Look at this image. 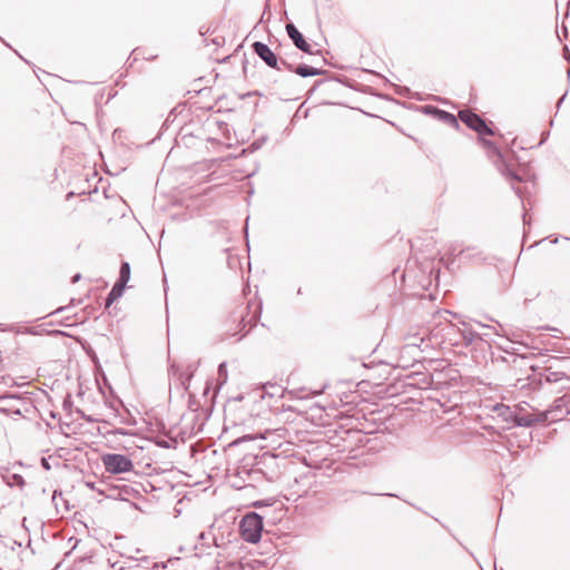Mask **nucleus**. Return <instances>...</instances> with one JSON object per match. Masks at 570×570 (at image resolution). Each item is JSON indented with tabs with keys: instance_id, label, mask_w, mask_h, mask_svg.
I'll use <instances>...</instances> for the list:
<instances>
[{
	"instance_id": "obj_1",
	"label": "nucleus",
	"mask_w": 570,
	"mask_h": 570,
	"mask_svg": "<svg viewBox=\"0 0 570 570\" xmlns=\"http://www.w3.org/2000/svg\"><path fill=\"white\" fill-rule=\"evenodd\" d=\"M239 531L245 541L258 542L263 531V519L256 512L247 513L239 523Z\"/></svg>"
},
{
	"instance_id": "obj_2",
	"label": "nucleus",
	"mask_w": 570,
	"mask_h": 570,
	"mask_svg": "<svg viewBox=\"0 0 570 570\" xmlns=\"http://www.w3.org/2000/svg\"><path fill=\"white\" fill-rule=\"evenodd\" d=\"M101 462L106 472L110 474H121L134 470L132 461L124 454L106 453L101 456Z\"/></svg>"
},
{
	"instance_id": "obj_3",
	"label": "nucleus",
	"mask_w": 570,
	"mask_h": 570,
	"mask_svg": "<svg viewBox=\"0 0 570 570\" xmlns=\"http://www.w3.org/2000/svg\"><path fill=\"white\" fill-rule=\"evenodd\" d=\"M459 118L462 122H464L469 128L476 131L479 135H488L493 136L494 131L485 124V121L476 114L471 110H461L459 112Z\"/></svg>"
},
{
	"instance_id": "obj_4",
	"label": "nucleus",
	"mask_w": 570,
	"mask_h": 570,
	"mask_svg": "<svg viewBox=\"0 0 570 570\" xmlns=\"http://www.w3.org/2000/svg\"><path fill=\"white\" fill-rule=\"evenodd\" d=\"M547 422H558L567 414H570V393L554 400L553 404L546 411Z\"/></svg>"
},
{
	"instance_id": "obj_5",
	"label": "nucleus",
	"mask_w": 570,
	"mask_h": 570,
	"mask_svg": "<svg viewBox=\"0 0 570 570\" xmlns=\"http://www.w3.org/2000/svg\"><path fill=\"white\" fill-rule=\"evenodd\" d=\"M254 52L271 68L281 70L276 55L269 47L263 42L256 41L253 43Z\"/></svg>"
},
{
	"instance_id": "obj_6",
	"label": "nucleus",
	"mask_w": 570,
	"mask_h": 570,
	"mask_svg": "<svg viewBox=\"0 0 570 570\" xmlns=\"http://www.w3.org/2000/svg\"><path fill=\"white\" fill-rule=\"evenodd\" d=\"M286 31L297 49L312 53L311 45L304 39L303 35L293 23L286 24Z\"/></svg>"
},
{
	"instance_id": "obj_7",
	"label": "nucleus",
	"mask_w": 570,
	"mask_h": 570,
	"mask_svg": "<svg viewBox=\"0 0 570 570\" xmlns=\"http://www.w3.org/2000/svg\"><path fill=\"white\" fill-rule=\"evenodd\" d=\"M547 416V413H543L542 411L533 414L515 415L514 423L518 426L530 428L539 423H546Z\"/></svg>"
},
{
	"instance_id": "obj_8",
	"label": "nucleus",
	"mask_w": 570,
	"mask_h": 570,
	"mask_svg": "<svg viewBox=\"0 0 570 570\" xmlns=\"http://www.w3.org/2000/svg\"><path fill=\"white\" fill-rule=\"evenodd\" d=\"M460 324L462 325V327L455 324H451V326L453 328H458L465 346L471 345L476 338L483 340V337L479 333L474 332L472 327L468 325L465 322H460Z\"/></svg>"
},
{
	"instance_id": "obj_9",
	"label": "nucleus",
	"mask_w": 570,
	"mask_h": 570,
	"mask_svg": "<svg viewBox=\"0 0 570 570\" xmlns=\"http://www.w3.org/2000/svg\"><path fill=\"white\" fill-rule=\"evenodd\" d=\"M294 72L297 73L301 77H312V76H318L324 72L322 69H317L314 67H309L306 65H299L294 69Z\"/></svg>"
},
{
	"instance_id": "obj_10",
	"label": "nucleus",
	"mask_w": 570,
	"mask_h": 570,
	"mask_svg": "<svg viewBox=\"0 0 570 570\" xmlns=\"http://www.w3.org/2000/svg\"><path fill=\"white\" fill-rule=\"evenodd\" d=\"M325 387H326V385H323L321 389L315 390V391H311V390H307L306 387H302V389L293 390L289 393L297 399H307L309 396L320 395L321 393H323Z\"/></svg>"
},
{
	"instance_id": "obj_11",
	"label": "nucleus",
	"mask_w": 570,
	"mask_h": 570,
	"mask_svg": "<svg viewBox=\"0 0 570 570\" xmlns=\"http://www.w3.org/2000/svg\"><path fill=\"white\" fill-rule=\"evenodd\" d=\"M125 286L115 283L106 298V306H110L116 299H118L122 295Z\"/></svg>"
},
{
	"instance_id": "obj_12",
	"label": "nucleus",
	"mask_w": 570,
	"mask_h": 570,
	"mask_svg": "<svg viewBox=\"0 0 570 570\" xmlns=\"http://www.w3.org/2000/svg\"><path fill=\"white\" fill-rule=\"evenodd\" d=\"M130 278V265L128 262H122L119 271V278L117 279V284H120L126 287Z\"/></svg>"
},
{
	"instance_id": "obj_13",
	"label": "nucleus",
	"mask_w": 570,
	"mask_h": 570,
	"mask_svg": "<svg viewBox=\"0 0 570 570\" xmlns=\"http://www.w3.org/2000/svg\"><path fill=\"white\" fill-rule=\"evenodd\" d=\"M542 377L544 379L546 382L556 383L566 377V374L563 372L546 370L544 373L542 374Z\"/></svg>"
},
{
	"instance_id": "obj_14",
	"label": "nucleus",
	"mask_w": 570,
	"mask_h": 570,
	"mask_svg": "<svg viewBox=\"0 0 570 570\" xmlns=\"http://www.w3.org/2000/svg\"><path fill=\"white\" fill-rule=\"evenodd\" d=\"M218 377L222 381V383H225L227 381L226 363L219 364V366H218Z\"/></svg>"
},
{
	"instance_id": "obj_15",
	"label": "nucleus",
	"mask_w": 570,
	"mask_h": 570,
	"mask_svg": "<svg viewBox=\"0 0 570 570\" xmlns=\"http://www.w3.org/2000/svg\"><path fill=\"white\" fill-rule=\"evenodd\" d=\"M41 465L45 470H50V463H49V459H46V458H42L41 459Z\"/></svg>"
},
{
	"instance_id": "obj_16",
	"label": "nucleus",
	"mask_w": 570,
	"mask_h": 570,
	"mask_svg": "<svg viewBox=\"0 0 570 570\" xmlns=\"http://www.w3.org/2000/svg\"><path fill=\"white\" fill-rule=\"evenodd\" d=\"M475 324H476V325H479L480 327H483V328L488 330V331H493V332H494V334H498V332H497L495 330H493V328H492L491 326H489V325H484V324H482L481 322H475Z\"/></svg>"
},
{
	"instance_id": "obj_17",
	"label": "nucleus",
	"mask_w": 570,
	"mask_h": 570,
	"mask_svg": "<svg viewBox=\"0 0 570 570\" xmlns=\"http://www.w3.org/2000/svg\"><path fill=\"white\" fill-rule=\"evenodd\" d=\"M446 315H452V313L450 311H441V312L438 313V316L440 318L446 320V317H445Z\"/></svg>"
},
{
	"instance_id": "obj_18",
	"label": "nucleus",
	"mask_w": 570,
	"mask_h": 570,
	"mask_svg": "<svg viewBox=\"0 0 570 570\" xmlns=\"http://www.w3.org/2000/svg\"><path fill=\"white\" fill-rule=\"evenodd\" d=\"M563 53H564L566 59H570V52L567 47L563 49Z\"/></svg>"
},
{
	"instance_id": "obj_19",
	"label": "nucleus",
	"mask_w": 570,
	"mask_h": 570,
	"mask_svg": "<svg viewBox=\"0 0 570 570\" xmlns=\"http://www.w3.org/2000/svg\"><path fill=\"white\" fill-rule=\"evenodd\" d=\"M281 65L285 66L288 70H292V66L288 65L286 61L281 60Z\"/></svg>"
},
{
	"instance_id": "obj_20",
	"label": "nucleus",
	"mask_w": 570,
	"mask_h": 570,
	"mask_svg": "<svg viewBox=\"0 0 570 570\" xmlns=\"http://www.w3.org/2000/svg\"><path fill=\"white\" fill-rule=\"evenodd\" d=\"M52 501H53L55 505L58 507V503H57V491L53 492Z\"/></svg>"
},
{
	"instance_id": "obj_21",
	"label": "nucleus",
	"mask_w": 570,
	"mask_h": 570,
	"mask_svg": "<svg viewBox=\"0 0 570 570\" xmlns=\"http://www.w3.org/2000/svg\"><path fill=\"white\" fill-rule=\"evenodd\" d=\"M79 278H80V275H79V274L75 275V276L72 277V283L78 282V279H79Z\"/></svg>"
},
{
	"instance_id": "obj_22",
	"label": "nucleus",
	"mask_w": 570,
	"mask_h": 570,
	"mask_svg": "<svg viewBox=\"0 0 570 570\" xmlns=\"http://www.w3.org/2000/svg\"><path fill=\"white\" fill-rule=\"evenodd\" d=\"M37 391H38V392H41V393H42L43 395H46V396L48 395V394H47V392H46L45 390L40 389V387H37Z\"/></svg>"
},
{
	"instance_id": "obj_23",
	"label": "nucleus",
	"mask_w": 570,
	"mask_h": 570,
	"mask_svg": "<svg viewBox=\"0 0 570 570\" xmlns=\"http://www.w3.org/2000/svg\"><path fill=\"white\" fill-rule=\"evenodd\" d=\"M563 100H564V96H562V97L559 99V101H558V105H557V106L559 107Z\"/></svg>"
},
{
	"instance_id": "obj_24",
	"label": "nucleus",
	"mask_w": 570,
	"mask_h": 570,
	"mask_svg": "<svg viewBox=\"0 0 570 570\" xmlns=\"http://www.w3.org/2000/svg\"><path fill=\"white\" fill-rule=\"evenodd\" d=\"M43 324H38L37 325V328H38V334L40 333V330L42 328Z\"/></svg>"
},
{
	"instance_id": "obj_25",
	"label": "nucleus",
	"mask_w": 570,
	"mask_h": 570,
	"mask_svg": "<svg viewBox=\"0 0 570 570\" xmlns=\"http://www.w3.org/2000/svg\"><path fill=\"white\" fill-rule=\"evenodd\" d=\"M269 433H271V432L266 431V433H265V434H262V435H261V438H262V439H266V438H267V436H266V434H269Z\"/></svg>"
},
{
	"instance_id": "obj_26",
	"label": "nucleus",
	"mask_w": 570,
	"mask_h": 570,
	"mask_svg": "<svg viewBox=\"0 0 570 570\" xmlns=\"http://www.w3.org/2000/svg\"><path fill=\"white\" fill-rule=\"evenodd\" d=\"M183 384H184L185 390H188V386L185 381L183 382Z\"/></svg>"
},
{
	"instance_id": "obj_27",
	"label": "nucleus",
	"mask_w": 570,
	"mask_h": 570,
	"mask_svg": "<svg viewBox=\"0 0 570 570\" xmlns=\"http://www.w3.org/2000/svg\"><path fill=\"white\" fill-rule=\"evenodd\" d=\"M523 223H527V215H523Z\"/></svg>"
},
{
	"instance_id": "obj_28",
	"label": "nucleus",
	"mask_w": 570,
	"mask_h": 570,
	"mask_svg": "<svg viewBox=\"0 0 570 570\" xmlns=\"http://www.w3.org/2000/svg\"><path fill=\"white\" fill-rule=\"evenodd\" d=\"M512 177H513V179H517V180H519V179H520V178H519L518 176H515V175H513Z\"/></svg>"
},
{
	"instance_id": "obj_29",
	"label": "nucleus",
	"mask_w": 570,
	"mask_h": 570,
	"mask_svg": "<svg viewBox=\"0 0 570 570\" xmlns=\"http://www.w3.org/2000/svg\"><path fill=\"white\" fill-rule=\"evenodd\" d=\"M482 335H483V336H489V335H490V333L485 332V333H483Z\"/></svg>"
},
{
	"instance_id": "obj_30",
	"label": "nucleus",
	"mask_w": 570,
	"mask_h": 570,
	"mask_svg": "<svg viewBox=\"0 0 570 570\" xmlns=\"http://www.w3.org/2000/svg\"><path fill=\"white\" fill-rule=\"evenodd\" d=\"M568 4H569V7H570V0H569V3H568Z\"/></svg>"
}]
</instances>
